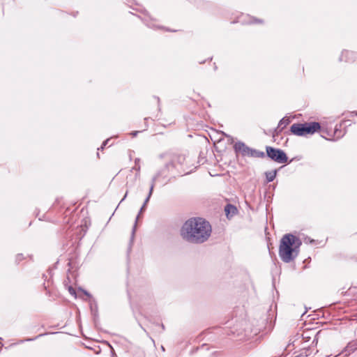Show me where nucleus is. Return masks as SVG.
I'll return each mask as SVG.
<instances>
[{
    "label": "nucleus",
    "instance_id": "nucleus-1",
    "mask_svg": "<svg viewBox=\"0 0 357 357\" xmlns=\"http://www.w3.org/2000/svg\"><path fill=\"white\" fill-rule=\"evenodd\" d=\"M209 222L201 218L188 220L181 229V236L186 241L199 244L206 241L211 234Z\"/></svg>",
    "mask_w": 357,
    "mask_h": 357
},
{
    "label": "nucleus",
    "instance_id": "nucleus-2",
    "mask_svg": "<svg viewBox=\"0 0 357 357\" xmlns=\"http://www.w3.org/2000/svg\"><path fill=\"white\" fill-rule=\"evenodd\" d=\"M301 245V240L296 236L291 234L283 236L279 248V255L281 259L286 263L292 261L298 255Z\"/></svg>",
    "mask_w": 357,
    "mask_h": 357
},
{
    "label": "nucleus",
    "instance_id": "nucleus-3",
    "mask_svg": "<svg viewBox=\"0 0 357 357\" xmlns=\"http://www.w3.org/2000/svg\"><path fill=\"white\" fill-rule=\"evenodd\" d=\"M266 154L268 158L278 163H285L288 160L286 153L281 149L266 146Z\"/></svg>",
    "mask_w": 357,
    "mask_h": 357
},
{
    "label": "nucleus",
    "instance_id": "nucleus-4",
    "mask_svg": "<svg viewBox=\"0 0 357 357\" xmlns=\"http://www.w3.org/2000/svg\"><path fill=\"white\" fill-rule=\"evenodd\" d=\"M234 150L237 153H241L243 156H250L257 153L256 150L247 146L243 142H236L234 146Z\"/></svg>",
    "mask_w": 357,
    "mask_h": 357
},
{
    "label": "nucleus",
    "instance_id": "nucleus-5",
    "mask_svg": "<svg viewBox=\"0 0 357 357\" xmlns=\"http://www.w3.org/2000/svg\"><path fill=\"white\" fill-rule=\"evenodd\" d=\"M303 124L305 135L308 134L312 135L315 132L318 131L321 128L320 124L317 122L305 123Z\"/></svg>",
    "mask_w": 357,
    "mask_h": 357
},
{
    "label": "nucleus",
    "instance_id": "nucleus-6",
    "mask_svg": "<svg viewBox=\"0 0 357 357\" xmlns=\"http://www.w3.org/2000/svg\"><path fill=\"white\" fill-rule=\"evenodd\" d=\"M357 54L353 52L344 51L342 52L340 60H344L346 62H355L356 61Z\"/></svg>",
    "mask_w": 357,
    "mask_h": 357
},
{
    "label": "nucleus",
    "instance_id": "nucleus-7",
    "mask_svg": "<svg viewBox=\"0 0 357 357\" xmlns=\"http://www.w3.org/2000/svg\"><path fill=\"white\" fill-rule=\"evenodd\" d=\"M291 132L297 136H305L304 124L294 123L291 126Z\"/></svg>",
    "mask_w": 357,
    "mask_h": 357
},
{
    "label": "nucleus",
    "instance_id": "nucleus-8",
    "mask_svg": "<svg viewBox=\"0 0 357 357\" xmlns=\"http://www.w3.org/2000/svg\"><path fill=\"white\" fill-rule=\"evenodd\" d=\"M318 351L314 347H310L307 349H303L301 353L296 357H308L311 355H315Z\"/></svg>",
    "mask_w": 357,
    "mask_h": 357
},
{
    "label": "nucleus",
    "instance_id": "nucleus-9",
    "mask_svg": "<svg viewBox=\"0 0 357 357\" xmlns=\"http://www.w3.org/2000/svg\"><path fill=\"white\" fill-rule=\"evenodd\" d=\"M225 211L227 218L233 217L237 213V208L236 206L231 204L226 205Z\"/></svg>",
    "mask_w": 357,
    "mask_h": 357
},
{
    "label": "nucleus",
    "instance_id": "nucleus-10",
    "mask_svg": "<svg viewBox=\"0 0 357 357\" xmlns=\"http://www.w3.org/2000/svg\"><path fill=\"white\" fill-rule=\"evenodd\" d=\"M208 350H209V347L208 345H206V344H203V345H202L201 347L197 349V351H198L199 355H206V356H215V355H218L216 351H212V352H211V353H209L208 354H204V351H208Z\"/></svg>",
    "mask_w": 357,
    "mask_h": 357
},
{
    "label": "nucleus",
    "instance_id": "nucleus-11",
    "mask_svg": "<svg viewBox=\"0 0 357 357\" xmlns=\"http://www.w3.org/2000/svg\"><path fill=\"white\" fill-rule=\"evenodd\" d=\"M156 179H157V177L155 176L152 179V182H151V187H150V190H149V195L147 196V197L146 198L144 204V205H146L147 203L149 202L151 195H152V193H153V188H154V186H155V181H156Z\"/></svg>",
    "mask_w": 357,
    "mask_h": 357
},
{
    "label": "nucleus",
    "instance_id": "nucleus-12",
    "mask_svg": "<svg viewBox=\"0 0 357 357\" xmlns=\"http://www.w3.org/2000/svg\"><path fill=\"white\" fill-rule=\"evenodd\" d=\"M289 123H290L289 119H288V118L282 119L278 123L277 130H278L279 131H282Z\"/></svg>",
    "mask_w": 357,
    "mask_h": 357
},
{
    "label": "nucleus",
    "instance_id": "nucleus-13",
    "mask_svg": "<svg viewBox=\"0 0 357 357\" xmlns=\"http://www.w3.org/2000/svg\"><path fill=\"white\" fill-rule=\"evenodd\" d=\"M265 174H266V178L267 182H271L275 179V178L276 176L277 170L266 172L265 173Z\"/></svg>",
    "mask_w": 357,
    "mask_h": 357
},
{
    "label": "nucleus",
    "instance_id": "nucleus-14",
    "mask_svg": "<svg viewBox=\"0 0 357 357\" xmlns=\"http://www.w3.org/2000/svg\"><path fill=\"white\" fill-rule=\"evenodd\" d=\"M355 349H356V348L354 347V344L353 343H349L343 351V354L344 356H349L351 354V352Z\"/></svg>",
    "mask_w": 357,
    "mask_h": 357
},
{
    "label": "nucleus",
    "instance_id": "nucleus-15",
    "mask_svg": "<svg viewBox=\"0 0 357 357\" xmlns=\"http://www.w3.org/2000/svg\"><path fill=\"white\" fill-rule=\"evenodd\" d=\"M139 158H136L135 160V165L134 167H132V169H135L137 172V174H136V176H139V172H140V165H139Z\"/></svg>",
    "mask_w": 357,
    "mask_h": 357
},
{
    "label": "nucleus",
    "instance_id": "nucleus-16",
    "mask_svg": "<svg viewBox=\"0 0 357 357\" xmlns=\"http://www.w3.org/2000/svg\"><path fill=\"white\" fill-rule=\"evenodd\" d=\"M251 157H264V152H259L257 151V153H255L253 155H250Z\"/></svg>",
    "mask_w": 357,
    "mask_h": 357
},
{
    "label": "nucleus",
    "instance_id": "nucleus-17",
    "mask_svg": "<svg viewBox=\"0 0 357 357\" xmlns=\"http://www.w3.org/2000/svg\"><path fill=\"white\" fill-rule=\"evenodd\" d=\"M68 291L71 295H73V296L76 295L75 290L72 287H68Z\"/></svg>",
    "mask_w": 357,
    "mask_h": 357
},
{
    "label": "nucleus",
    "instance_id": "nucleus-18",
    "mask_svg": "<svg viewBox=\"0 0 357 357\" xmlns=\"http://www.w3.org/2000/svg\"><path fill=\"white\" fill-rule=\"evenodd\" d=\"M109 139H107V140H105V141L103 142V144H102V146H101V149H102L104 148V146H106V145H107V144L108 143V142H109Z\"/></svg>",
    "mask_w": 357,
    "mask_h": 357
},
{
    "label": "nucleus",
    "instance_id": "nucleus-19",
    "mask_svg": "<svg viewBox=\"0 0 357 357\" xmlns=\"http://www.w3.org/2000/svg\"><path fill=\"white\" fill-rule=\"evenodd\" d=\"M145 207H146V205H144V204L140 209L139 214L145 209Z\"/></svg>",
    "mask_w": 357,
    "mask_h": 357
},
{
    "label": "nucleus",
    "instance_id": "nucleus-20",
    "mask_svg": "<svg viewBox=\"0 0 357 357\" xmlns=\"http://www.w3.org/2000/svg\"><path fill=\"white\" fill-rule=\"evenodd\" d=\"M139 217V214L137 216V219H136V221H137L138 218ZM137 223V222H135V224ZM135 227H136V225H135L134 227V229H133V232L135 231Z\"/></svg>",
    "mask_w": 357,
    "mask_h": 357
},
{
    "label": "nucleus",
    "instance_id": "nucleus-21",
    "mask_svg": "<svg viewBox=\"0 0 357 357\" xmlns=\"http://www.w3.org/2000/svg\"><path fill=\"white\" fill-rule=\"evenodd\" d=\"M138 132H139L138 131H135V132H132L131 135L132 136H136Z\"/></svg>",
    "mask_w": 357,
    "mask_h": 357
},
{
    "label": "nucleus",
    "instance_id": "nucleus-22",
    "mask_svg": "<svg viewBox=\"0 0 357 357\" xmlns=\"http://www.w3.org/2000/svg\"><path fill=\"white\" fill-rule=\"evenodd\" d=\"M127 195H128V192H126V193L125 194L124 197L121 199V202H123L126 199Z\"/></svg>",
    "mask_w": 357,
    "mask_h": 357
},
{
    "label": "nucleus",
    "instance_id": "nucleus-23",
    "mask_svg": "<svg viewBox=\"0 0 357 357\" xmlns=\"http://www.w3.org/2000/svg\"><path fill=\"white\" fill-rule=\"evenodd\" d=\"M22 255H19L17 256V258H19L20 259H22Z\"/></svg>",
    "mask_w": 357,
    "mask_h": 357
},
{
    "label": "nucleus",
    "instance_id": "nucleus-24",
    "mask_svg": "<svg viewBox=\"0 0 357 357\" xmlns=\"http://www.w3.org/2000/svg\"><path fill=\"white\" fill-rule=\"evenodd\" d=\"M337 132V129L336 128L335 130V134H336Z\"/></svg>",
    "mask_w": 357,
    "mask_h": 357
},
{
    "label": "nucleus",
    "instance_id": "nucleus-25",
    "mask_svg": "<svg viewBox=\"0 0 357 357\" xmlns=\"http://www.w3.org/2000/svg\"><path fill=\"white\" fill-rule=\"evenodd\" d=\"M341 136H342V135H339L337 137V138H340V137H341Z\"/></svg>",
    "mask_w": 357,
    "mask_h": 357
},
{
    "label": "nucleus",
    "instance_id": "nucleus-26",
    "mask_svg": "<svg viewBox=\"0 0 357 357\" xmlns=\"http://www.w3.org/2000/svg\"><path fill=\"white\" fill-rule=\"evenodd\" d=\"M84 294L89 296V294L86 291H84Z\"/></svg>",
    "mask_w": 357,
    "mask_h": 357
}]
</instances>
